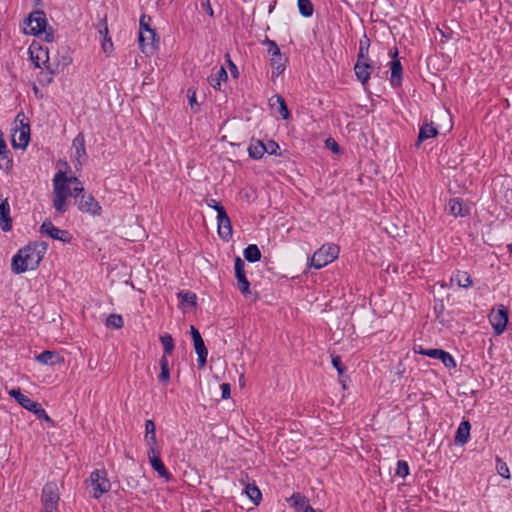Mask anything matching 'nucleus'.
<instances>
[{"label":"nucleus","instance_id":"49","mask_svg":"<svg viewBox=\"0 0 512 512\" xmlns=\"http://www.w3.org/2000/svg\"><path fill=\"white\" fill-rule=\"evenodd\" d=\"M332 365L337 370L339 375H343L346 371V367L342 362V359L340 356H332Z\"/></svg>","mask_w":512,"mask_h":512},{"label":"nucleus","instance_id":"33","mask_svg":"<svg viewBox=\"0 0 512 512\" xmlns=\"http://www.w3.org/2000/svg\"><path fill=\"white\" fill-rule=\"evenodd\" d=\"M243 255L245 260L250 263L258 262L261 259V251L256 244L248 245L244 251Z\"/></svg>","mask_w":512,"mask_h":512},{"label":"nucleus","instance_id":"30","mask_svg":"<svg viewBox=\"0 0 512 512\" xmlns=\"http://www.w3.org/2000/svg\"><path fill=\"white\" fill-rule=\"evenodd\" d=\"M265 146L261 140H253L248 148L249 156L255 160H259L265 154Z\"/></svg>","mask_w":512,"mask_h":512},{"label":"nucleus","instance_id":"37","mask_svg":"<svg viewBox=\"0 0 512 512\" xmlns=\"http://www.w3.org/2000/svg\"><path fill=\"white\" fill-rule=\"evenodd\" d=\"M275 99V103L279 105L278 112L284 120H288L291 117V113L287 107L284 98L280 95H275L270 99V102Z\"/></svg>","mask_w":512,"mask_h":512},{"label":"nucleus","instance_id":"31","mask_svg":"<svg viewBox=\"0 0 512 512\" xmlns=\"http://www.w3.org/2000/svg\"><path fill=\"white\" fill-rule=\"evenodd\" d=\"M228 78L227 72L223 66H221L215 74L208 77V82L214 89L220 90L221 82L226 81Z\"/></svg>","mask_w":512,"mask_h":512},{"label":"nucleus","instance_id":"23","mask_svg":"<svg viewBox=\"0 0 512 512\" xmlns=\"http://www.w3.org/2000/svg\"><path fill=\"white\" fill-rule=\"evenodd\" d=\"M9 396L14 398L18 404H20L24 409L28 411H32V409L36 408L38 402L33 401L28 396L21 393L20 389H11L8 392Z\"/></svg>","mask_w":512,"mask_h":512},{"label":"nucleus","instance_id":"47","mask_svg":"<svg viewBox=\"0 0 512 512\" xmlns=\"http://www.w3.org/2000/svg\"><path fill=\"white\" fill-rule=\"evenodd\" d=\"M71 62H72V58L69 55H63L61 57V59H59L57 61V63L55 64V67H53L55 70V74L59 72V69L63 70L65 67L70 65Z\"/></svg>","mask_w":512,"mask_h":512},{"label":"nucleus","instance_id":"56","mask_svg":"<svg viewBox=\"0 0 512 512\" xmlns=\"http://www.w3.org/2000/svg\"><path fill=\"white\" fill-rule=\"evenodd\" d=\"M206 203L209 207L213 208L217 212V215H219L220 208L225 209L224 206L217 202L215 199H208Z\"/></svg>","mask_w":512,"mask_h":512},{"label":"nucleus","instance_id":"26","mask_svg":"<svg viewBox=\"0 0 512 512\" xmlns=\"http://www.w3.org/2000/svg\"><path fill=\"white\" fill-rule=\"evenodd\" d=\"M450 213L455 217H465L469 214V207L466 206L459 198L449 201Z\"/></svg>","mask_w":512,"mask_h":512},{"label":"nucleus","instance_id":"19","mask_svg":"<svg viewBox=\"0 0 512 512\" xmlns=\"http://www.w3.org/2000/svg\"><path fill=\"white\" fill-rule=\"evenodd\" d=\"M35 360L41 364L55 366L64 363V357L57 351L44 350L36 355Z\"/></svg>","mask_w":512,"mask_h":512},{"label":"nucleus","instance_id":"10","mask_svg":"<svg viewBox=\"0 0 512 512\" xmlns=\"http://www.w3.org/2000/svg\"><path fill=\"white\" fill-rule=\"evenodd\" d=\"M75 205L82 213H87L91 216H100L102 214V207L99 202L94 198L91 193H83L76 199Z\"/></svg>","mask_w":512,"mask_h":512},{"label":"nucleus","instance_id":"24","mask_svg":"<svg viewBox=\"0 0 512 512\" xmlns=\"http://www.w3.org/2000/svg\"><path fill=\"white\" fill-rule=\"evenodd\" d=\"M148 458H149L152 468L159 474L160 477H162L166 480L171 479L172 476L166 469L162 460L160 459L159 452L152 453L151 455H148Z\"/></svg>","mask_w":512,"mask_h":512},{"label":"nucleus","instance_id":"7","mask_svg":"<svg viewBox=\"0 0 512 512\" xmlns=\"http://www.w3.org/2000/svg\"><path fill=\"white\" fill-rule=\"evenodd\" d=\"M59 500V489L56 482H47L42 489V512H55L58 508Z\"/></svg>","mask_w":512,"mask_h":512},{"label":"nucleus","instance_id":"64","mask_svg":"<svg viewBox=\"0 0 512 512\" xmlns=\"http://www.w3.org/2000/svg\"><path fill=\"white\" fill-rule=\"evenodd\" d=\"M428 350H429V349H425V348H423V347L419 346V349H418V350H417V349H415V352H416V353H419V354H421V355H425V352H427Z\"/></svg>","mask_w":512,"mask_h":512},{"label":"nucleus","instance_id":"27","mask_svg":"<svg viewBox=\"0 0 512 512\" xmlns=\"http://www.w3.org/2000/svg\"><path fill=\"white\" fill-rule=\"evenodd\" d=\"M438 129L434 126V124L431 123H424L419 130L418 138H417V145L422 143L423 141L436 137L438 135Z\"/></svg>","mask_w":512,"mask_h":512},{"label":"nucleus","instance_id":"57","mask_svg":"<svg viewBox=\"0 0 512 512\" xmlns=\"http://www.w3.org/2000/svg\"><path fill=\"white\" fill-rule=\"evenodd\" d=\"M190 333H191V337H192L193 343L197 342V341H200V340H203L200 332L193 325L190 327Z\"/></svg>","mask_w":512,"mask_h":512},{"label":"nucleus","instance_id":"21","mask_svg":"<svg viewBox=\"0 0 512 512\" xmlns=\"http://www.w3.org/2000/svg\"><path fill=\"white\" fill-rule=\"evenodd\" d=\"M13 167V160L5 140L0 135V168L9 172Z\"/></svg>","mask_w":512,"mask_h":512},{"label":"nucleus","instance_id":"16","mask_svg":"<svg viewBox=\"0 0 512 512\" xmlns=\"http://www.w3.org/2000/svg\"><path fill=\"white\" fill-rule=\"evenodd\" d=\"M217 223L220 238L228 241L232 237V225L225 209L220 208L219 215H217Z\"/></svg>","mask_w":512,"mask_h":512},{"label":"nucleus","instance_id":"20","mask_svg":"<svg viewBox=\"0 0 512 512\" xmlns=\"http://www.w3.org/2000/svg\"><path fill=\"white\" fill-rule=\"evenodd\" d=\"M0 227L3 231H10L12 228V218L10 217V205L7 198L0 202Z\"/></svg>","mask_w":512,"mask_h":512},{"label":"nucleus","instance_id":"62","mask_svg":"<svg viewBox=\"0 0 512 512\" xmlns=\"http://www.w3.org/2000/svg\"><path fill=\"white\" fill-rule=\"evenodd\" d=\"M389 56L391 57L392 60L398 59V49H397V47H394L393 50L389 51Z\"/></svg>","mask_w":512,"mask_h":512},{"label":"nucleus","instance_id":"28","mask_svg":"<svg viewBox=\"0 0 512 512\" xmlns=\"http://www.w3.org/2000/svg\"><path fill=\"white\" fill-rule=\"evenodd\" d=\"M470 429L471 425L468 421H463L460 423L456 435H455V443L459 445H464L467 443L469 437H470Z\"/></svg>","mask_w":512,"mask_h":512},{"label":"nucleus","instance_id":"50","mask_svg":"<svg viewBox=\"0 0 512 512\" xmlns=\"http://www.w3.org/2000/svg\"><path fill=\"white\" fill-rule=\"evenodd\" d=\"M188 101L191 109L196 113L199 111V104L196 101V92L192 89H188Z\"/></svg>","mask_w":512,"mask_h":512},{"label":"nucleus","instance_id":"29","mask_svg":"<svg viewBox=\"0 0 512 512\" xmlns=\"http://www.w3.org/2000/svg\"><path fill=\"white\" fill-rule=\"evenodd\" d=\"M194 349L198 356L197 358V366L199 369H202L207 362V356H208V350L205 346L204 340H200L197 342H194Z\"/></svg>","mask_w":512,"mask_h":512},{"label":"nucleus","instance_id":"52","mask_svg":"<svg viewBox=\"0 0 512 512\" xmlns=\"http://www.w3.org/2000/svg\"><path fill=\"white\" fill-rule=\"evenodd\" d=\"M83 193H86V191L82 184H76L74 187L71 188V196L74 198V201H76V199L82 196Z\"/></svg>","mask_w":512,"mask_h":512},{"label":"nucleus","instance_id":"51","mask_svg":"<svg viewBox=\"0 0 512 512\" xmlns=\"http://www.w3.org/2000/svg\"><path fill=\"white\" fill-rule=\"evenodd\" d=\"M264 146L266 148L265 153H268L269 155H279L278 150L280 149V146L277 142L269 140L264 144Z\"/></svg>","mask_w":512,"mask_h":512},{"label":"nucleus","instance_id":"6","mask_svg":"<svg viewBox=\"0 0 512 512\" xmlns=\"http://www.w3.org/2000/svg\"><path fill=\"white\" fill-rule=\"evenodd\" d=\"M339 246L336 244H327L319 248L312 256L310 267L320 269L337 259L339 255Z\"/></svg>","mask_w":512,"mask_h":512},{"label":"nucleus","instance_id":"44","mask_svg":"<svg viewBox=\"0 0 512 512\" xmlns=\"http://www.w3.org/2000/svg\"><path fill=\"white\" fill-rule=\"evenodd\" d=\"M395 475L403 477V478L406 477L407 475H409V465L406 461L399 460L397 462V468H396Z\"/></svg>","mask_w":512,"mask_h":512},{"label":"nucleus","instance_id":"14","mask_svg":"<svg viewBox=\"0 0 512 512\" xmlns=\"http://www.w3.org/2000/svg\"><path fill=\"white\" fill-rule=\"evenodd\" d=\"M244 268V261L237 256L234 261L235 277L237 279L239 290L242 294L247 295L250 293V283L246 277Z\"/></svg>","mask_w":512,"mask_h":512},{"label":"nucleus","instance_id":"60","mask_svg":"<svg viewBox=\"0 0 512 512\" xmlns=\"http://www.w3.org/2000/svg\"><path fill=\"white\" fill-rule=\"evenodd\" d=\"M127 486L129 488H136L138 486V480L134 479L133 477L127 478Z\"/></svg>","mask_w":512,"mask_h":512},{"label":"nucleus","instance_id":"5","mask_svg":"<svg viewBox=\"0 0 512 512\" xmlns=\"http://www.w3.org/2000/svg\"><path fill=\"white\" fill-rule=\"evenodd\" d=\"M262 44L268 46L267 52L271 56L270 65L272 67L271 80L275 81L285 71L288 58L281 53L277 43L267 36L262 41Z\"/></svg>","mask_w":512,"mask_h":512},{"label":"nucleus","instance_id":"61","mask_svg":"<svg viewBox=\"0 0 512 512\" xmlns=\"http://www.w3.org/2000/svg\"><path fill=\"white\" fill-rule=\"evenodd\" d=\"M229 65H230L231 73L233 74L234 77H237L238 71H237L236 65L231 60H229Z\"/></svg>","mask_w":512,"mask_h":512},{"label":"nucleus","instance_id":"45","mask_svg":"<svg viewBox=\"0 0 512 512\" xmlns=\"http://www.w3.org/2000/svg\"><path fill=\"white\" fill-rule=\"evenodd\" d=\"M151 21L152 19L150 16L142 14L139 20V32H146V30H151Z\"/></svg>","mask_w":512,"mask_h":512},{"label":"nucleus","instance_id":"9","mask_svg":"<svg viewBox=\"0 0 512 512\" xmlns=\"http://www.w3.org/2000/svg\"><path fill=\"white\" fill-rule=\"evenodd\" d=\"M91 487L93 490L92 497L99 499L104 493L108 492L111 487V483L107 478L106 470H95L90 474Z\"/></svg>","mask_w":512,"mask_h":512},{"label":"nucleus","instance_id":"40","mask_svg":"<svg viewBox=\"0 0 512 512\" xmlns=\"http://www.w3.org/2000/svg\"><path fill=\"white\" fill-rule=\"evenodd\" d=\"M178 298L181 300V303L184 304H188L189 306H196L197 304V296L195 293L193 292H189V291H180L178 293Z\"/></svg>","mask_w":512,"mask_h":512},{"label":"nucleus","instance_id":"58","mask_svg":"<svg viewBox=\"0 0 512 512\" xmlns=\"http://www.w3.org/2000/svg\"><path fill=\"white\" fill-rule=\"evenodd\" d=\"M326 145L333 152H336V153L339 152L340 147H339V145L337 144V142L334 139H332V138L327 139L326 140Z\"/></svg>","mask_w":512,"mask_h":512},{"label":"nucleus","instance_id":"22","mask_svg":"<svg viewBox=\"0 0 512 512\" xmlns=\"http://www.w3.org/2000/svg\"><path fill=\"white\" fill-rule=\"evenodd\" d=\"M390 84L394 88H399L402 85L403 67L399 59L391 60L390 62Z\"/></svg>","mask_w":512,"mask_h":512},{"label":"nucleus","instance_id":"15","mask_svg":"<svg viewBox=\"0 0 512 512\" xmlns=\"http://www.w3.org/2000/svg\"><path fill=\"white\" fill-rule=\"evenodd\" d=\"M374 71L372 61L357 60L354 65V72L357 80L365 87Z\"/></svg>","mask_w":512,"mask_h":512},{"label":"nucleus","instance_id":"59","mask_svg":"<svg viewBox=\"0 0 512 512\" xmlns=\"http://www.w3.org/2000/svg\"><path fill=\"white\" fill-rule=\"evenodd\" d=\"M66 183H67V185H69V186H70V184H75V185H76V184H77V185L82 184V182H81V181H80L76 176L68 177L67 175H66Z\"/></svg>","mask_w":512,"mask_h":512},{"label":"nucleus","instance_id":"12","mask_svg":"<svg viewBox=\"0 0 512 512\" xmlns=\"http://www.w3.org/2000/svg\"><path fill=\"white\" fill-rule=\"evenodd\" d=\"M40 232L63 243H70L73 238L69 231L55 227L50 220H46L41 224Z\"/></svg>","mask_w":512,"mask_h":512},{"label":"nucleus","instance_id":"54","mask_svg":"<svg viewBox=\"0 0 512 512\" xmlns=\"http://www.w3.org/2000/svg\"><path fill=\"white\" fill-rule=\"evenodd\" d=\"M220 388H221V396L223 399H227L230 397V394H231V387H230V384L228 383H222L220 385Z\"/></svg>","mask_w":512,"mask_h":512},{"label":"nucleus","instance_id":"34","mask_svg":"<svg viewBox=\"0 0 512 512\" xmlns=\"http://www.w3.org/2000/svg\"><path fill=\"white\" fill-rule=\"evenodd\" d=\"M289 502L291 503V506H293L297 512H304L307 505L309 504L308 499L301 495L300 493H294L290 499Z\"/></svg>","mask_w":512,"mask_h":512},{"label":"nucleus","instance_id":"8","mask_svg":"<svg viewBox=\"0 0 512 512\" xmlns=\"http://www.w3.org/2000/svg\"><path fill=\"white\" fill-rule=\"evenodd\" d=\"M25 115L23 112L17 114L15 122L19 121V127L16 128L15 134L12 136V145L14 148L25 149L30 140V125L24 122Z\"/></svg>","mask_w":512,"mask_h":512},{"label":"nucleus","instance_id":"53","mask_svg":"<svg viewBox=\"0 0 512 512\" xmlns=\"http://www.w3.org/2000/svg\"><path fill=\"white\" fill-rule=\"evenodd\" d=\"M156 426L153 420L149 419L145 422V436L155 433Z\"/></svg>","mask_w":512,"mask_h":512},{"label":"nucleus","instance_id":"11","mask_svg":"<svg viewBox=\"0 0 512 512\" xmlns=\"http://www.w3.org/2000/svg\"><path fill=\"white\" fill-rule=\"evenodd\" d=\"M159 37L154 29L139 32V46L146 55H152L158 48Z\"/></svg>","mask_w":512,"mask_h":512},{"label":"nucleus","instance_id":"38","mask_svg":"<svg viewBox=\"0 0 512 512\" xmlns=\"http://www.w3.org/2000/svg\"><path fill=\"white\" fill-rule=\"evenodd\" d=\"M299 13L303 17H310L313 14L314 8L311 0H297Z\"/></svg>","mask_w":512,"mask_h":512},{"label":"nucleus","instance_id":"41","mask_svg":"<svg viewBox=\"0 0 512 512\" xmlns=\"http://www.w3.org/2000/svg\"><path fill=\"white\" fill-rule=\"evenodd\" d=\"M99 32L101 35L104 34V38H103V42H102V49H103L104 53L109 55L113 50V43L111 41V38H107V34H108L107 25L105 24L104 29L99 30Z\"/></svg>","mask_w":512,"mask_h":512},{"label":"nucleus","instance_id":"4","mask_svg":"<svg viewBox=\"0 0 512 512\" xmlns=\"http://www.w3.org/2000/svg\"><path fill=\"white\" fill-rule=\"evenodd\" d=\"M30 60L37 68L44 67L48 73L46 74L47 83H51L55 70L50 63L48 48H43L40 44L33 42L28 49Z\"/></svg>","mask_w":512,"mask_h":512},{"label":"nucleus","instance_id":"1","mask_svg":"<svg viewBox=\"0 0 512 512\" xmlns=\"http://www.w3.org/2000/svg\"><path fill=\"white\" fill-rule=\"evenodd\" d=\"M47 250L48 244L44 241L29 243L13 256V272L16 274H22L27 270L37 269Z\"/></svg>","mask_w":512,"mask_h":512},{"label":"nucleus","instance_id":"39","mask_svg":"<svg viewBox=\"0 0 512 512\" xmlns=\"http://www.w3.org/2000/svg\"><path fill=\"white\" fill-rule=\"evenodd\" d=\"M160 341L163 345L164 355L167 356L172 354L174 350L173 337L170 334L165 333L164 335L160 336Z\"/></svg>","mask_w":512,"mask_h":512},{"label":"nucleus","instance_id":"48","mask_svg":"<svg viewBox=\"0 0 512 512\" xmlns=\"http://www.w3.org/2000/svg\"><path fill=\"white\" fill-rule=\"evenodd\" d=\"M497 472L500 476H502L503 478H510V472H509V468L507 466V464L503 461H501L499 458H497Z\"/></svg>","mask_w":512,"mask_h":512},{"label":"nucleus","instance_id":"18","mask_svg":"<svg viewBox=\"0 0 512 512\" xmlns=\"http://www.w3.org/2000/svg\"><path fill=\"white\" fill-rule=\"evenodd\" d=\"M425 356L440 360L448 369L456 367V362L453 356L449 352L442 349H429L427 352H425Z\"/></svg>","mask_w":512,"mask_h":512},{"label":"nucleus","instance_id":"42","mask_svg":"<svg viewBox=\"0 0 512 512\" xmlns=\"http://www.w3.org/2000/svg\"><path fill=\"white\" fill-rule=\"evenodd\" d=\"M106 326L120 329L123 327V318L121 315L118 314H110L108 318L106 319Z\"/></svg>","mask_w":512,"mask_h":512},{"label":"nucleus","instance_id":"32","mask_svg":"<svg viewBox=\"0 0 512 512\" xmlns=\"http://www.w3.org/2000/svg\"><path fill=\"white\" fill-rule=\"evenodd\" d=\"M451 280L456 281L459 287L465 289L470 288L473 285L472 278L466 271H457Z\"/></svg>","mask_w":512,"mask_h":512},{"label":"nucleus","instance_id":"13","mask_svg":"<svg viewBox=\"0 0 512 512\" xmlns=\"http://www.w3.org/2000/svg\"><path fill=\"white\" fill-rule=\"evenodd\" d=\"M490 323L496 335L502 334L508 323V310L505 306L499 305L497 311H493L489 316Z\"/></svg>","mask_w":512,"mask_h":512},{"label":"nucleus","instance_id":"43","mask_svg":"<svg viewBox=\"0 0 512 512\" xmlns=\"http://www.w3.org/2000/svg\"><path fill=\"white\" fill-rule=\"evenodd\" d=\"M39 420H44L46 422L52 423V419L48 416L46 411L42 408L41 404H37L36 408L32 409L31 411Z\"/></svg>","mask_w":512,"mask_h":512},{"label":"nucleus","instance_id":"46","mask_svg":"<svg viewBox=\"0 0 512 512\" xmlns=\"http://www.w3.org/2000/svg\"><path fill=\"white\" fill-rule=\"evenodd\" d=\"M145 441L148 445V451H147V455H151L152 453H156V445H157V440H156V434L153 433L151 435H148V436H145Z\"/></svg>","mask_w":512,"mask_h":512},{"label":"nucleus","instance_id":"25","mask_svg":"<svg viewBox=\"0 0 512 512\" xmlns=\"http://www.w3.org/2000/svg\"><path fill=\"white\" fill-rule=\"evenodd\" d=\"M73 149L75 150V158L81 164L82 161H86L88 156L85 148V138L83 133H79L73 140L72 144Z\"/></svg>","mask_w":512,"mask_h":512},{"label":"nucleus","instance_id":"3","mask_svg":"<svg viewBox=\"0 0 512 512\" xmlns=\"http://www.w3.org/2000/svg\"><path fill=\"white\" fill-rule=\"evenodd\" d=\"M69 197H72L71 187L66 183V174L58 171L53 179V206L58 213L63 214L67 211Z\"/></svg>","mask_w":512,"mask_h":512},{"label":"nucleus","instance_id":"55","mask_svg":"<svg viewBox=\"0 0 512 512\" xmlns=\"http://www.w3.org/2000/svg\"><path fill=\"white\" fill-rule=\"evenodd\" d=\"M201 7L203 8V10L210 16V17H213L214 16V11L212 9V6L210 4V0H202L201 1Z\"/></svg>","mask_w":512,"mask_h":512},{"label":"nucleus","instance_id":"17","mask_svg":"<svg viewBox=\"0 0 512 512\" xmlns=\"http://www.w3.org/2000/svg\"><path fill=\"white\" fill-rule=\"evenodd\" d=\"M249 476L245 472H241L239 481L243 484H245V494L248 496V498L255 504L258 505L260 501L262 500V493L258 486L253 483H248Z\"/></svg>","mask_w":512,"mask_h":512},{"label":"nucleus","instance_id":"63","mask_svg":"<svg viewBox=\"0 0 512 512\" xmlns=\"http://www.w3.org/2000/svg\"><path fill=\"white\" fill-rule=\"evenodd\" d=\"M304 512H322L320 509H314L311 505H307Z\"/></svg>","mask_w":512,"mask_h":512},{"label":"nucleus","instance_id":"35","mask_svg":"<svg viewBox=\"0 0 512 512\" xmlns=\"http://www.w3.org/2000/svg\"><path fill=\"white\" fill-rule=\"evenodd\" d=\"M369 48H370V39L368 38L367 34L364 33V35L359 43V52H358L357 60L371 61V59L369 58Z\"/></svg>","mask_w":512,"mask_h":512},{"label":"nucleus","instance_id":"2","mask_svg":"<svg viewBox=\"0 0 512 512\" xmlns=\"http://www.w3.org/2000/svg\"><path fill=\"white\" fill-rule=\"evenodd\" d=\"M48 22L46 14L43 10H34L24 20V32L30 35L45 34L47 42L53 41V30L51 27L47 29Z\"/></svg>","mask_w":512,"mask_h":512},{"label":"nucleus","instance_id":"36","mask_svg":"<svg viewBox=\"0 0 512 512\" xmlns=\"http://www.w3.org/2000/svg\"><path fill=\"white\" fill-rule=\"evenodd\" d=\"M160 369L161 372L158 376L159 382L167 385L170 382V369H169V361L167 356L163 355L160 358Z\"/></svg>","mask_w":512,"mask_h":512}]
</instances>
